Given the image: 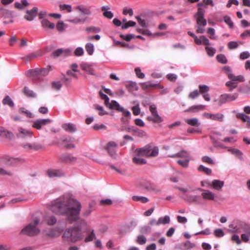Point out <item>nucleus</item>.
Returning <instances> with one entry per match:
<instances>
[{"label":"nucleus","mask_w":250,"mask_h":250,"mask_svg":"<svg viewBox=\"0 0 250 250\" xmlns=\"http://www.w3.org/2000/svg\"><path fill=\"white\" fill-rule=\"evenodd\" d=\"M81 208V203L69 195L60 197L50 207V209L52 212L66 216L67 220L70 224L76 222L79 219Z\"/></svg>","instance_id":"obj_1"},{"label":"nucleus","mask_w":250,"mask_h":250,"mask_svg":"<svg viewBox=\"0 0 250 250\" xmlns=\"http://www.w3.org/2000/svg\"><path fill=\"white\" fill-rule=\"evenodd\" d=\"M62 237L64 241L75 243L82 240L83 238V234L79 226H74L67 229Z\"/></svg>","instance_id":"obj_2"},{"label":"nucleus","mask_w":250,"mask_h":250,"mask_svg":"<svg viewBox=\"0 0 250 250\" xmlns=\"http://www.w3.org/2000/svg\"><path fill=\"white\" fill-rule=\"evenodd\" d=\"M40 223V219L39 218H34L33 219L32 222L26 225L21 230L20 234L29 236H34L38 235L40 232V229L37 227V225Z\"/></svg>","instance_id":"obj_3"},{"label":"nucleus","mask_w":250,"mask_h":250,"mask_svg":"<svg viewBox=\"0 0 250 250\" xmlns=\"http://www.w3.org/2000/svg\"><path fill=\"white\" fill-rule=\"evenodd\" d=\"M243 231L245 233L241 235L242 240L244 242H248L250 237V224L241 220L235 221V232Z\"/></svg>","instance_id":"obj_4"},{"label":"nucleus","mask_w":250,"mask_h":250,"mask_svg":"<svg viewBox=\"0 0 250 250\" xmlns=\"http://www.w3.org/2000/svg\"><path fill=\"white\" fill-rule=\"evenodd\" d=\"M135 153L138 156H156L158 155L159 148L151 144H148L143 147L137 148Z\"/></svg>","instance_id":"obj_5"},{"label":"nucleus","mask_w":250,"mask_h":250,"mask_svg":"<svg viewBox=\"0 0 250 250\" xmlns=\"http://www.w3.org/2000/svg\"><path fill=\"white\" fill-rule=\"evenodd\" d=\"M139 185L141 188L154 193H160L161 192V189L154 184L146 179H141L139 181Z\"/></svg>","instance_id":"obj_6"},{"label":"nucleus","mask_w":250,"mask_h":250,"mask_svg":"<svg viewBox=\"0 0 250 250\" xmlns=\"http://www.w3.org/2000/svg\"><path fill=\"white\" fill-rule=\"evenodd\" d=\"M1 163L6 166H14L23 160L19 157H1Z\"/></svg>","instance_id":"obj_7"},{"label":"nucleus","mask_w":250,"mask_h":250,"mask_svg":"<svg viewBox=\"0 0 250 250\" xmlns=\"http://www.w3.org/2000/svg\"><path fill=\"white\" fill-rule=\"evenodd\" d=\"M205 12L203 9L199 7L198 9L197 12L195 15L198 26L204 27L207 25L206 20L204 18Z\"/></svg>","instance_id":"obj_8"},{"label":"nucleus","mask_w":250,"mask_h":250,"mask_svg":"<svg viewBox=\"0 0 250 250\" xmlns=\"http://www.w3.org/2000/svg\"><path fill=\"white\" fill-rule=\"evenodd\" d=\"M203 117L206 119H211L213 121L222 122L223 120L224 115L219 113L216 114H211L209 113H204Z\"/></svg>","instance_id":"obj_9"},{"label":"nucleus","mask_w":250,"mask_h":250,"mask_svg":"<svg viewBox=\"0 0 250 250\" xmlns=\"http://www.w3.org/2000/svg\"><path fill=\"white\" fill-rule=\"evenodd\" d=\"M234 99L233 95L225 94L221 95L217 100H215L214 102L217 103L218 106H221L226 102L233 101Z\"/></svg>","instance_id":"obj_10"},{"label":"nucleus","mask_w":250,"mask_h":250,"mask_svg":"<svg viewBox=\"0 0 250 250\" xmlns=\"http://www.w3.org/2000/svg\"><path fill=\"white\" fill-rule=\"evenodd\" d=\"M38 12V8L34 7L32 9L26 11V14L24 15V18L28 21H32L37 16Z\"/></svg>","instance_id":"obj_11"},{"label":"nucleus","mask_w":250,"mask_h":250,"mask_svg":"<svg viewBox=\"0 0 250 250\" xmlns=\"http://www.w3.org/2000/svg\"><path fill=\"white\" fill-rule=\"evenodd\" d=\"M117 148V144L113 141L108 142L105 147L109 155L111 156H113L115 154Z\"/></svg>","instance_id":"obj_12"},{"label":"nucleus","mask_w":250,"mask_h":250,"mask_svg":"<svg viewBox=\"0 0 250 250\" xmlns=\"http://www.w3.org/2000/svg\"><path fill=\"white\" fill-rule=\"evenodd\" d=\"M51 122V120L48 119L37 120L34 122L32 127L37 129H41L42 126L47 125Z\"/></svg>","instance_id":"obj_13"},{"label":"nucleus","mask_w":250,"mask_h":250,"mask_svg":"<svg viewBox=\"0 0 250 250\" xmlns=\"http://www.w3.org/2000/svg\"><path fill=\"white\" fill-rule=\"evenodd\" d=\"M75 9L80 12L84 16H90L92 14L91 7H86L82 5L76 7Z\"/></svg>","instance_id":"obj_14"},{"label":"nucleus","mask_w":250,"mask_h":250,"mask_svg":"<svg viewBox=\"0 0 250 250\" xmlns=\"http://www.w3.org/2000/svg\"><path fill=\"white\" fill-rule=\"evenodd\" d=\"M199 190L202 191L201 195L205 200H213L214 199L215 194L208 190H205L201 188H198Z\"/></svg>","instance_id":"obj_15"},{"label":"nucleus","mask_w":250,"mask_h":250,"mask_svg":"<svg viewBox=\"0 0 250 250\" xmlns=\"http://www.w3.org/2000/svg\"><path fill=\"white\" fill-rule=\"evenodd\" d=\"M224 182L219 180H214L212 182L208 183V187H212L214 189L220 190L224 186Z\"/></svg>","instance_id":"obj_16"},{"label":"nucleus","mask_w":250,"mask_h":250,"mask_svg":"<svg viewBox=\"0 0 250 250\" xmlns=\"http://www.w3.org/2000/svg\"><path fill=\"white\" fill-rule=\"evenodd\" d=\"M48 176L50 178L60 177L64 176V173L60 170L49 169L47 171Z\"/></svg>","instance_id":"obj_17"},{"label":"nucleus","mask_w":250,"mask_h":250,"mask_svg":"<svg viewBox=\"0 0 250 250\" xmlns=\"http://www.w3.org/2000/svg\"><path fill=\"white\" fill-rule=\"evenodd\" d=\"M43 221L47 225L53 226L57 223V219L52 215L46 214L44 216Z\"/></svg>","instance_id":"obj_18"},{"label":"nucleus","mask_w":250,"mask_h":250,"mask_svg":"<svg viewBox=\"0 0 250 250\" xmlns=\"http://www.w3.org/2000/svg\"><path fill=\"white\" fill-rule=\"evenodd\" d=\"M51 70V66H49L47 68H43L42 69H37L32 71V75H37L42 76H46L48 75L49 72Z\"/></svg>","instance_id":"obj_19"},{"label":"nucleus","mask_w":250,"mask_h":250,"mask_svg":"<svg viewBox=\"0 0 250 250\" xmlns=\"http://www.w3.org/2000/svg\"><path fill=\"white\" fill-rule=\"evenodd\" d=\"M194 40L195 43L197 45L203 44L208 45L210 44L209 41L205 36H201L199 38L197 37H195Z\"/></svg>","instance_id":"obj_20"},{"label":"nucleus","mask_w":250,"mask_h":250,"mask_svg":"<svg viewBox=\"0 0 250 250\" xmlns=\"http://www.w3.org/2000/svg\"><path fill=\"white\" fill-rule=\"evenodd\" d=\"M236 117L238 119H240L243 122L246 123V127L250 128V117L244 113H238Z\"/></svg>","instance_id":"obj_21"},{"label":"nucleus","mask_w":250,"mask_h":250,"mask_svg":"<svg viewBox=\"0 0 250 250\" xmlns=\"http://www.w3.org/2000/svg\"><path fill=\"white\" fill-rule=\"evenodd\" d=\"M19 130V133L17 135L19 138H23L26 137H31L32 136L33 132L31 131L22 128H20Z\"/></svg>","instance_id":"obj_22"},{"label":"nucleus","mask_w":250,"mask_h":250,"mask_svg":"<svg viewBox=\"0 0 250 250\" xmlns=\"http://www.w3.org/2000/svg\"><path fill=\"white\" fill-rule=\"evenodd\" d=\"M82 69L90 75H95L94 70L91 65L83 63L80 65Z\"/></svg>","instance_id":"obj_23"},{"label":"nucleus","mask_w":250,"mask_h":250,"mask_svg":"<svg viewBox=\"0 0 250 250\" xmlns=\"http://www.w3.org/2000/svg\"><path fill=\"white\" fill-rule=\"evenodd\" d=\"M110 109H115L118 111L123 110V107H121L118 103H117L116 101L112 100L111 103H108L107 105Z\"/></svg>","instance_id":"obj_24"},{"label":"nucleus","mask_w":250,"mask_h":250,"mask_svg":"<svg viewBox=\"0 0 250 250\" xmlns=\"http://www.w3.org/2000/svg\"><path fill=\"white\" fill-rule=\"evenodd\" d=\"M86 20V18L84 17H83L80 18L79 17H70V18L68 20V21L71 23L73 24H78L79 23H83Z\"/></svg>","instance_id":"obj_25"},{"label":"nucleus","mask_w":250,"mask_h":250,"mask_svg":"<svg viewBox=\"0 0 250 250\" xmlns=\"http://www.w3.org/2000/svg\"><path fill=\"white\" fill-rule=\"evenodd\" d=\"M109 6H104L101 7V10L104 11L103 16L109 19H111L113 17V14L111 11H107L110 9Z\"/></svg>","instance_id":"obj_26"},{"label":"nucleus","mask_w":250,"mask_h":250,"mask_svg":"<svg viewBox=\"0 0 250 250\" xmlns=\"http://www.w3.org/2000/svg\"><path fill=\"white\" fill-rule=\"evenodd\" d=\"M42 55L41 51H37L35 52L32 53L25 57L22 59L25 61H30V60L39 57Z\"/></svg>","instance_id":"obj_27"},{"label":"nucleus","mask_w":250,"mask_h":250,"mask_svg":"<svg viewBox=\"0 0 250 250\" xmlns=\"http://www.w3.org/2000/svg\"><path fill=\"white\" fill-rule=\"evenodd\" d=\"M62 128L66 131L74 132L76 130V126L73 124H64L62 125Z\"/></svg>","instance_id":"obj_28"},{"label":"nucleus","mask_w":250,"mask_h":250,"mask_svg":"<svg viewBox=\"0 0 250 250\" xmlns=\"http://www.w3.org/2000/svg\"><path fill=\"white\" fill-rule=\"evenodd\" d=\"M147 120L155 123H160L163 122V119L158 115V113L152 116L147 117Z\"/></svg>","instance_id":"obj_29"},{"label":"nucleus","mask_w":250,"mask_h":250,"mask_svg":"<svg viewBox=\"0 0 250 250\" xmlns=\"http://www.w3.org/2000/svg\"><path fill=\"white\" fill-rule=\"evenodd\" d=\"M42 25L43 28L52 29L55 27V24L50 22L47 19H43L41 21Z\"/></svg>","instance_id":"obj_30"},{"label":"nucleus","mask_w":250,"mask_h":250,"mask_svg":"<svg viewBox=\"0 0 250 250\" xmlns=\"http://www.w3.org/2000/svg\"><path fill=\"white\" fill-rule=\"evenodd\" d=\"M185 122L188 125L195 127H198L200 125V123L196 118L187 119L185 120Z\"/></svg>","instance_id":"obj_31"},{"label":"nucleus","mask_w":250,"mask_h":250,"mask_svg":"<svg viewBox=\"0 0 250 250\" xmlns=\"http://www.w3.org/2000/svg\"><path fill=\"white\" fill-rule=\"evenodd\" d=\"M205 108V105H193L186 110L185 112H196L198 110H204Z\"/></svg>","instance_id":"obj_32"},{"label":"nucleus","mask_w":250,"mask_h":250,"mask_svg":"<svg viewBox=\"0 0 250 250\" xmlns=\"http://www.w3.org/2000/svg\"><path fill=\"white\" fill-rule=\"evenodd\" d=\"M24 148L33 150H38L42 148V146L39 144H28L24 146Z\"/></svg>","instance_id":"obj_33"},{"label":"nucleus","mask_w":250,"mask_h":250,"mask_svg":"<svg viewBox=\"0 0 250 250\" xmlns=\"http://www.w3.org/2000/svg\"><path fill=\"white\" fill-rule=\"evenodd\" d=\"M189 159L186 157H181V159L177 161V163L183 167H187L188 166Z\"/></svg>","instance_id":"obj_34"},{"label":"nucleus","mask_w":250,"mask_h":250,"mask_svg":"<svg viewBox=\"0 0 250 250\" xmlns=\"http://www.w3.org/2000/svg\"><path fill=\"white\" fill-rule=\"evenodd\" d=\"M132 199L134 201H139L142 203H146L149 201V199L147 197L142 196H133Z\"/></svg>","instance_id":"obj_35"},{"label":"nucleus","mask_w":250,"mask_h":250,"mask_svg":"<svg viewBox=\"0 0 250 250\" xmlns=\"http://www.w3.org/2000/svg\"><path fill=\"white\" fill-rule=\"evenodd\" d=\"M159 225L168 224L170 223V217L168 215H166L164 217L159 218L158 220Z\"/></svg>","instance_id":"obj_36"},{"label":"nucleus","mask_w":250,"mask_h":250,"mask_svg":"<svg viewBox=\"0 0 250 250\" xmlns=\"http://www.w3.org/2000/svg\"><path fill=\"white\" fill-rule=\"evenodd\" d=\"M223 70L225 72V73L228 75V78L231 80H234V76L231 73L232 71L230 68L228 66H225L222 68Z\"/></svg>","instance_id":"obj_37"},{"label":"nucleus","mask_w":250,"mask_h":250,"mask_svg":"<svg viewBox=\"0 0 250 250\" xmlns=\"http://www.w3.org/2000/svg\"><path fill=\"white\" fill-rule=\"evenodd\" d=\"M76 157H60V161L66 164H70L75 161Z\"/></svg>","instance_id":"obj_38"},{"label":"nucleus","mask_w":250,"mask_h":250,"mask_svg":"<svg viewBox=\"0 0 250 250\" xmlns=\"http://www.w3.org/2000/svg\"><path fill=\"white\" fill-rule=\"evenodd\" d=\"M132 162L137 165H142L147 163V161L141 157H133Z\"/></svg>","instance_id":"obj_39"},{"label":"nucleus","mask_w":250,"mask_h":250,"mask_svg":"<svg viewBox=\"0 0 250 250\" xmlns=\"http://www.w3.org/2000/svg\"><path fill=\"white\" fill-rule=\"evenodd\" d=\"M132 133L134 135L137 136L139 137H143L146 136V133L143 130L139 129H133L132 130Z\"/></svg>","instance_id":"obj_40"},{"label":"nucleus","mask_w":250,"mask_h":250,"mask_svg":"<svg viewBox=\"0 0 250 250\" xmlns=\"http://www.w3.org/2000/svg\"><path fill=\"white\" fill-rule=\"evenodd\" d=\"M199 196L197 195H187L184 198L185 200L189 203L196 202L198 201Z\"/></svg>","instance_id":"obj_41"},{"label":"nucleus","mask_w":250,"mask_h":250,"mask_svg":"<svg viewBox=\"0 0 250 250\" xmlns=\"http://www.w3.org/2000/svg\"><path fill=\"white\" fill-rule=\"evenodd\" d=\"M44 235L47 237L54 238L57 236L56 230L54 229L46 230L43 232Z\"/></svg>","instance_id":"obj_42"},{"label":"nucleus","mask_w":250,"mask_h":250,"mask_svg":"<svg viewBox=\"0 0 250 250\" xmlns=\"http://www.w3.org/2000/svg\"><path fill=\"white\" fill-rule=\"evenodd\" d=\"M23 92L25 95L30 98H35L36 94L33 91L30 90L27 87H24Z\"/></svg>","instance_id":"obj_43"},{"label":"nucleus","mask_w":250,"mask_h":250,"mask_svg":"<svg viewBox=\"0 0 250 250\" xmlns=\"http://www.w3.org/2000/svg\"><path fill=\"white\" fill-rule=\"evenodd\" d=\"M158 85L157 84H153L150 82H147L141 83V87L144 89H149L151 87L158 86Z\"/></svg>","instance_id":"obj_44"},{"label":"nucleus","mask_w":250,"mask_h":250,"mask_svg":"<svg viewBox=\"0 0 250 250\" xmlns=\"http://www.w3.org/2000/svg\"><path fill=\"white\" fill-rule=\"evenodd\" d=\"M199 90L198 91L199 93L202 95L206 93H208L209 90V88L206 85H199L198 86Z\"/></svg>","instance_id":"obj_45"},{"label":"nucleus","mask_w":250,"mask_h":250,"mask_svg":"<svg viewBox=\"0 0 250 250\" xmlns=\"http://www.w3.org/2000/svg\"><path fill=\"white\" fill-rule=\"evenodd\" d=\"M85 50L89 55H92L94 52V46L91 43H87L85 46Z\"/></svg>","instance_id":"obj_46"},{"label":"nucleus","mask_w":250,"mask_h":250,"mask_svg":"<svg viewBox=\"0 0 250 250\" xmlns=\"http://www.w3.org/2000/svg\"><path fill=\"white\" fill-rule=\"evenodd\" d=\"M152 231L151 227L148 225L147 226H144L142 227L140 229V232L144 234L150 233Z\"/></svg>","instance_id":"obj_47"},{"label":"nucleus","mask_w":250,"mask_h":250,"mask_svg":"<svg viewBox=\"0 0 250 250\" xmlns=\"http://www.w3.org/2000/svg\"><path fill=\"white\" fill-rule=\"evenodd\" d=\"M96 237L94 230L92 229L90 233L88 234L84 239V242L87 243L88 242L92 241Z\"/></svg>","instance_id":"obj_48"},{"label":"nucleus","mask_w":250,"mask_h":250,"mask_svg":"<svg viewBox=\"0 0 250 250\" xmlns=\"http://www.w3.org/2000/svg\"><path fill=\"white\" fill-rule=\"evenodd\" d=\"M2 103L4 104H7L10 107L14 106V103L12 99L8 96H7L4 98L2 101Z\"/></svg>","instance_id":"obj_49"},{"label":"nucleus","mask_w":250,"mask_h":250,"mask_svg":"<svg viewBox=\"0 0 250 250\" xmlns=\"http://www.w3.org/2000/svg\"><path fill=\"white\" fill-rule=\"evenodd\" d=\"M85 31L89 33H98L100 32L101 29L98 27L90 26L85 29Z\"/></svg>","instance_id":"obj_50"},{"label":"nucleus","mask_w":250,"mask_h":250,"mask_svg":"<svg viewBox=\"0 0 250 250\" xmlns=\"http://www.w3.org/2000/svg\"><path fill=\"white\" fill-rule=\"evenodd\" d=\"M217 61L222 64H225L227 62V60L224 55L219 54L216 56Z\"/></svg>","instance_id":"obj_51"},{"label":"nucleus","mask_w":250,"mask_h":250,"mask_svg":"<svg viewBox=\"0 0 250 250\" xmlns=\"http://www.w3.org/2000/svg\"><path fill=\"white\" fill-rule=\"evenodd\" d=\"M19 112L21 114H24L27 117H28L29 118H31L33 117L32 113H31L30 111L25 109L24 108H20L19 110Z\"/></svg>","instance_id":"obj_52"},{"label":"nucleus","mask_w":250,"mask_h":250,"mask_svg":"<svg viewBox=\"0 0 250 250\" xmlns=\"http://www.w3.org/2000/svg\"><path fill=\"white\" fill-rule=\"evenodd\" d=\"M205 50L208 55L210 57H212L216 52L215 49L208 46H206Z\"/></svg>","instance_id":"obj_53"},{"label":"nucleus","mask_w":250,"mask_h":250,"mask_svg":"<svg viewBox=\"0 0 250 250\" xmlns=\"http://www.w3.org/2000/svg\"><path fill=\"white\" fill-rule=\"evenodd\" d=\"M199 92L198 90L196 89L190 92L188 94V97L190 99H194L199 96Z\"/></svg>","instance_id":"obj_54"},{"label":"nucleus","mask_w":250,"mask_h":250,"mask_svg":"<svg viewBox=\"0 0 250 250\" xmlns=\"http://www.w3.org/2000/svg\"><path fill=\"white\" fill-rule=\"evenodd\" d=\"M59 8L61 10H66L68 12H70L72 11V7L69 4H60Z\"/></svg>","instance_id":"obj_55"},{"label":"nucleus","mask_w":250,"mask_h":250,"mask_svg":"<svg viewBox=\"0 0 250 250\" xmlns=\"http://www.w3.org/2000/svg\"><path fill=\"white\" fill-rule=\"evenodd\" d=\"M198 169L200 171H203L208 175H209L211 173V170L208 168L206 167L203 165H200Z\"/></svg>","instance_id":"obj_56"},{"label":"nucleus","mask_w":250,"mask_h":250,"mask_svg":"<svg viewBox=\"0 0 250 250\" xmlns=\"http://www.w3.org/2000/svg\"><path fill=\"white\" fill-rule=\"evenodd\" d=\"M146 239L144 236L140 235L138 236L137 238V242L140 245H144L146 243Z\"/></svg>","instance_id":"obj_57"},{"label":"nucleus","mask_w":250,"mask_h":250,"mask_svg":"<svg viewBox=\"0 0 250 250\" xmlns=\"http://www.w3.org/2000/svg\"><path fill=\"white\" fill-rule=\"evenodd\" d=\"M136 25V22L132 21H129L128 22H126L125 24L122 26V28L123 29H127L129 27L134 26Z\"/></svg>","instance_id":"obj_58"},{"label":"nucleus","mask_w":250,"mask_h":250,"mask_svg":"<svg viewBox=\"0 0 250 250\" xmlns=\"http://www.w3.org/2000/svg\"><path fill=\"white\" fill-rule=\"evenodd\" d=\"M120 36L122 39L127 42H129L131 39L134 38V35L132 34H127L125 35L121 34Z\"/></svg>","instance_id":"obj_59"},{"label":"nucleus","mask_w":250,"mask_h":250,"mask_svg":"<svg viewBox=\"0 0 250 250\" xmlns=\"http://www.w3.org/2000/svg\"><path fill=\"white\" fill-rule=\"evenodd\" d=\"M99 94L100 96V97L102 99L104 100V104L106 105H107L109 103V98L107 97V96L104 94L102 91L99 92Z\"/></svg>","instance_id":"obj_60"},{"label":"nucleus","mask_w":250,"mask_h":250,"mask_svg":"<svg viewBox=\"0 0 250 250\" xmlns=\"http://www.w3.org/2000/svg\"><path fill=\"white\" fill-rule=\"evenodd\" d=\"M64 52V50L62 49H59L55 51H54L52 53V57L56 58L60 56L62 53H63Z\"/></svg>","instance_id":"obj_61"},{"label":"nucleus","mask_w":250,"mask_h":250,"mask_svg":"<svg viewBox=\"0 0 250 250\" xmlns=\"http://www.w3.org/2000/svg\"><path fill=\"white\" fill-rule=\"evenodd\" d=\"M135 72L137 76L140 79H143L145 77V74L141 72V69L139 67L135 69Z\"/></svg>","instance_id":"obj_62"},{"label":"nucleus","mask_w":250,"mask_h":250,"mask_svg":"<svg viewBox=\"0 0 250 250\" xmlns=\"http://www.w3.org/2000/svg\"><path fill=\"white\" fill-rule=\"evenodd\" d=\"M224 21L230 27H233V22L231 21L229 17L225 16L224 17Z\"/></svg>","instance_id":"obj_63"},{"label":"nucleus","mask_w":250,"mask_h":250,"mask_svg":"<svg viewBox=\"0 0 250 250\" xmlns=\"http://www.w3.org/2000/svg\"><path fill=\"white\" fill-rule=\"evenodd\" d=\"M133 113L134 115H138L140 113V108L139 106V105H137L135 106H134L131 108Z\"/></svg>","instance_id":"obj_64"}]
</instances>
